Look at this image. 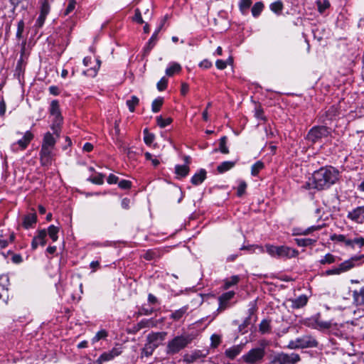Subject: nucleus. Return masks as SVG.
Masks as SVG:
<instances>
[{"label": "nucleus", "mask_w": 364, "mask_h": 364, "mask_svg": "<svg viewBox=\"0 0 364 364\" xmlns=\"http://www.w3.org/2000/svg\"><path fill=\"white\" fill-rule=\"evenodd\" d=\"M311 179L314 189L326 190L338 181L339 171L331 166H323L313 173Z\"/></svg>", "instance_id": "f257e3e1"}, {"label": "nucleus", "mask_w": 364, "mask_h": 364, "mask_svg": "<svg viewBox=\"0 0 364 364\" xmlns=\"http://www.w3.org/2000/svg\"><path fill=\"white\" fill-rule=\"evenodd\" d=\"M192 337L188 334L176 336L170 340L166 346L167 355H175L186 348L192 341Z\"/></svg>", "instance_id": "f03ea898"}, {"label": "nucleus", "mask_w": 364, "mask_h": 364, "mask_svg": "<svg viewBox=\"0 0 364 364\" xmlns=\"http://www.w3.org/2000/svg\"><path fill=\"white\" fill-rule=\"evenodd\" d=\"M364 258V255L360 256H353L340 263L336 267L326 270L323 272L325 276L331 275H340L343 273L347 272L359 264L358 262Z\"/></svg>", "instance_id": "7ed1b4c3"}, {"label": "nucleus", "mask_w": 364, "mask_h": 364, "mask_svg": "<svg viewBox=\"0 0 364 364\" xmlns=\"http://www.w3.org/2000/svg\"><path fill=\"white\" fill-rule=\"evenodd\" d=\"M266 252L272 257L279 258H294L299 255V251L296 249L285 245L274 246L267 244L265 245Z\"/></svg>", "instance_id": "20e7f679"}, {"label": "nucleus", "mask_w": 364, "mask_h": 364, "mask_svg": "<svg viewBox=\"0 0 364 364\" xmlns=\"http://www.w3.org/2000/svg\"><path fill=\"white\" fill-rule=\"evenodd\" d=\"M265 357L264 347H256L250 349L240 358L242 364H261Z\"/></svg>", "instance_id": "39448f33"}, {"label": "nucleus", "mask_w": 364, "mask_h": 364, "mask_svg": "<svg viewBox=\"0 0 364 364\" xmlns=\"http://www.w3.org/2000/svg\"><path fill=\"white\" fill-rule=\"evenodd\" d=\"M318 341L311 336L306 335L291 341L287 347L290 349L316 348L318 346Z\"/></svg>", "instance_id": "423d86ee"}, {"label": "nucleus", "mask_w": 364, "mask_h": 364, "mask_svg": "<svg viewBox=\"0 0 364 364\" xmlns=\"http://www.w3.org/2000/svg\"><path fill=\"white\" fill-rule=\"evenodd\" d=\"M330 135V130L326 126H314L308 132L306 139L315 144Z\"/></svg>", "instance_id": "0eeeda50"}, {"label": "nucleus", "mask_w": 364, "mask_h": 364, "mask_svg": "<svg viewBox=\"0 0 364 364\" xmlns=\"http://www.w3.org/2000/svg\"><path fill=\"white\" fill-rule=\"evenodd\" d=\"M300 356L297 353L287 354L284 353L275 355L271 360L272 364H296L300 361Z\"/></svg>", "instance_id": "6e6552de"}, {"label": "nucleus", "mask_w": 364, "mask_h": 364, "mask_svg": "<svg viewBox=\"0 0 364 364\" xmlns=\"http://www.w3.org/2000/svg\"><path fill=\"white\" fill-rule=\"evenodd\" d=\"M122 353V346L121 344H116L110 350L104 352L96 360L97 364H103L105 362L112 360Z\"/></svg>", "instance_id": "1a4fd4ad"}, {"label": "nucleus", "mask_w": 364, "mask_h": 364, "mask_svg": "<svg viewBox=\"0 0 364 364\" xmlns=\"http://www.w3.org/2000/svg\"><path fill=\"white\" fill-rule=\"evenodd\" d=\"M235 293L233 291H229L222 294L218 299V308L216 311L217 314L224 311L228 308H230L233 304L231 302L232 299L235 297Z\"/></svg>", "instance_id": "9d476101"}, {"label": "nucleus", "mask_w": 364, "mask_h": 364, "mask_svg": "<svg viewBox=\"0 0 364 364\" xmlns=\"http://www.w3.org/2000/svg\"><path fill=\"white\" fill-rule=\"evenodd\" d=\"M33 138L34 134L30 130H28L23 134L21 139L11 144V148L14 151H23L28 146Z\"/></svg>", "instance_id": "9b49d317"}, {"label": "nucleus", "mask_w": 364, "mask_h": 364, "mask_svg": "<svg viewBox=\"0 0 364 364\" xmlns=\"http://www.w3.org/2000/svg\"><path fill=\"white\" fill-rule=\"evenodd\" d=\"M329 331L341 338H347L349 336V323L348 321L345 323H333Z\"/></svg>", "instance_id": "f8f14e48"}, {"label": "nucleus", "mask_w": 364, "mask_h": 364, "mask_svg": "<svg viewBox=\"0 0 364 364\" xmlns=\"http://www.w3.org/2000/svg\"><path fill=\"white\" fill-rule=\"evenodd\" d=\"M347 218L356 224H364V205L358 206L348 211Z\"/></svg>", "instance_id": "ddd939ff"}, {"label": "nucleus", "mask_w": 364, "mask_h": 364, "mask_svg": "<svg viewBox=\"0 0 364 364\" xmlns=\"http://www.w3.org/2000/svg\"><path fill=\"white\" fill-rule=\"evenodd\" d=\"M167 332H152L147 336L146 341L154 346L156 348L159 347L166 339Z\"/></svg>", "instance_id": "4468645a"}, {"label": "nucleus", "mask_w": 364, "mask_h": 364, "mask_svg": "<svg viewBox=\"0 0 364 364\" xmlns=\"http://www.w3.org/2000/svg\"><path fill=\"white\" fill-rule=\"evenodd\" d=\"M53 149V148L41 145L39 155L41 164L42 166H48L51 164Z\"/></svg>", "instance_id": "2eb2a0df"}, {"label": "nucleus", "mask_w": 364, "mask_h": 364, "mask_svg": "<svg viewBox=\"0 0 364 364\" xmlns=\"http://www.w3.org/2000/svg\"><path fill=\"white\" fill-rule=\"evenodd\" d=\"M332 323L331 321H323L319 319L318 317H314L309 319L308 326L319 330L328 329L329 331Z\"/></svg>", "instance_id": "dca6fc26"}, {"label": "nucleus", "mask_w": 364, "mask_h": 364, "mask_svg": "<svg viewBox=\"0 0 364 364\" xmlns=\"http://www.w3.org/2000/svg\"><path fill=\"white\" fill-rule=\"evenodd\" d=\"M166 20V17H164V18L163 19L161 25L155 30V31L154 32V33L151 36L150 39L147 42L146 46L144 47V51L146 53H149L151 51V50L156 45V43L157 42V40H158V33L161 30V28H162V27H163Z\"/></svg>", "instance_id": "f3484780"}, {"label": "nucleus", "mask_w": 364, "mask_h": 364, "mask_svg": "<svg viewBox=\"0 0 364 364\" xmlns=\"http://www.w3.org/2000/svg\"><path fill=\"white\" fill-rule=\"evenodd\" d=\"M46 236L47 232L45 229L38 230L36 235L33 238L31 242L32 249L36 250L39 245L44 246L46 244Z\"/></svg>", "instance_id": "a211bd4d"}, {"label": "nucleus", "mask_w": 364, "mask_h": 364, "mask_svg": "<svg viewBox=\"0 0 364 364\" xmlns=\"http://www.w3.org/2000/svg\"><path fill=\"white\" fill-rule=\"evenodd\" d=\"M309 301V297L305 294H301L295 299H290L291 308L293 309H299L304 307Z\"/></svg>", "instance_id": "6ab92c4d"}, {"label": "nucleus", "mask_w": 364, "mask_h": 364, "mask_svg": "<svg viewBox=\"0 0 364 364\" xmlns=\"http://www.w3.org/2000/svg\"><path fill=\"white\" fill-rule=\"evenodd\" d=\"M9 285V278L8 275H0V299L6 297L8 299V287Z\"/></svg>", "instance_id": "aec40b11"}, {"label": "nucleus", "mask_w": 364, "mask_h": 364, "mask_svg": "<svg viewBox=\"0 0 364 364\" xmlns=\"http://www.w3.org/2000/svg\"><path fill=\"white\" fill-rule=\"evenodd\" d=\"M322 228L323 225H312L306 229L294 228L292 229V235H308L314 231L321 230Z\"/></svg>", "instance_id": "412c9836"}, {"label": "nucleus", "mask_w": 364, "mask_h": 364, "mask_svg": "<svg viewBox=\"0 0 364 364\" xmlns=\"http://www.w3.org/2000/svg\"><path fill=\"white\" fill-rule=\"evenodd\" d=\"M203 357L204 355H203L200 350H195L192 351L191 353H186L183 356V360L186 363H193L198 360V359L202 358Z\"/></svg>", "instance_id": "4be33fe9"}, {"label": "nucleus", "mask_w": 364, "mask_h": 364, "mask_svg": "<svg viewBox=\"0 0 364 364\" xmlns=\"http://www.w3.org/2000/svg\"><path fill=\"white\" fill-rule=\"evenodd\" d=\"M352 297L355 306H364V286L353 291Z\"/></svg>", "instance_id": "5701e85b"}, {"label": "nucleus", "mask_w": 364, "mask_h": 364, "mask_svg": "<svg viewBox=\"0 0 364 364\" xmlns=\"http://www.w3.org/2000/svg\"><path fill=\"white\" fill-rule=\"evenodd\" d=\"M37 222V215L36 213H28L24 215L22 225L25 229H29L33 227Z\"/></svg>", "instance_id": "b1692460"}, {"label": "nucleus", "mask_w": 364, "mask_h": 364, "mask_svg": "<svg viewBox=\"0 0 364 364\" xmlns=\"http://www.w3.org/2000/svg\"><path fill=\"white\" fill-rule=\"evenodd\" d=\"M243 349V345H235L233 346L225 351V355L230 360L235 359L238 355L240 354Z\"/></svg>", "instance_id": "393cba45"}, {"label": "nucleus", "mask_w": 364, "mask_h": 364, "mask_svg": "<svg viewBox=\"0 0 364 364\" xmlns=\"http://www.w3.org/2000/svg\"><path fill=\"white\" fill-rule=\"evenodd\" d=\"M206 171L203 168L200 169L191 178V182L194 186H198L201 184L206 178Z\"/></svg>", "instance_id": "a878e982"}, {"label": "nucleus", "mask_w": 364, "mask_h": 364, "mask_svg": "<svg viewBox=\"0 0 364 364\" xmlns=\"http://www.w3.org/2000/svg\"><path fill=\"white\" fill-rule=\"evenodd\" d=\"M63 121V117L53 118L50 129L53 130V134L56 136V138H59L60 136Z\"/></svg>", "instance_id": "bb28decb"}, {"label": "nucleus", "mask_w": 364, "mask_h": 364, "mask_svg": "<svg viewBox=\"0 0 364 364\" xmlns=\"http://www.w3.org/2000/svg\"><path fill=\"white\" fill-rule=\"evenodd\" d=\"M57 139L53 134L48 132L43 136L42 146L54 148Z\"/></svg>", "instance_id": "cd10ccee"}, {"label": "nucleus", "mask_w": 364, "mask_h": 364, "mask_svg": "<svg viewBox=\"0 0 364 364\" xmlns=\"http://www.w3.org/2000/svg\"><path fill=\"white\" fill-rule=\"evenodd\" d=\"M340 260V257L336 256L331 253H327L324 256L321 257L319 259L318 262L320 264L326 265V264H331L337 262Z\"/></svg>", "instance_id": "c85d7f7f"}, {"label": "nucleus", "mask_w": 364, "mask_h": 364, "mask_svg": "<svg viewBox=\"0 0 364 364\" xmlns=\"http://www.w3.org/2000/svg\"><path fill=\"white\" fill-rule=\"evenodd\" d=\"M188 310V306L186 305L180 308L179 309H177L174 311L171 315L170 318L173 319V321H178L181 318H183V316L187 314V311Z\"/></svg>", "instance_id": "c756f323"}, {"label": "nucleus", "mask_w": 364, "mask_h": 364, "mask_svg": "<svg viewBox=\"0 0 364 364\" xmlns=\"http://www.w3.org/2000/svg\"><path fill=\"white\" fill-rule=\"evenodd\" d=\"M49 112L54 117H63L60 110L59 102L57 100L51 101L49 108Z\"/></svg>", "instance_id": "7c9ffc66"}, {"label": "nucleus", "mask_w": 364, "mask_h": 364, "mask_svg": "<svg viewBox=\"0 0 364 364\" xmlns=\"http://www.w3.org/2000/svg\"><path fill=\"white\" fill-rule=\"evenodd\" d=\"M101 61L99 59L95 60V65L93 67L85 70L83 74L89 77H95L100 68Z\"/></svg>", "instance_id": "2f4dec72"}, {"label": "nucleus", "mask_w": 364, "mask_h": 364, "mask_svg": "<svg viewBox=\"0 0 364 364\" xmlns=\"http://www.w3.org/2000/svg\"><path fill=\"white\" fill-rule=\"evenodd\" d=\"M188 173L189 167L187 164L176 165L175 166V173L178 176V178L186 177Z\"/></svg>", "instance_id": "473e14b6"}, {"label": "nucleus", "mask_w": 364, "mask_h": 364, "mask_svg": "<svg viewBox=\"0 0 364 364\" xmlns=\"http://www.w3.org/2000/svg\"><path fill=\"white\" fill-rule=\"evenodd\" d=\"M296 244L299 247H309L312 246L316 242V240L311 238H295Z\"/></svg>", "instance_id": "72a5a7b5"}, {"label": "nucleus", "mask_w": 364, "mask_h": 364, "mask_svg": "<svg viewBox=\"0 0 364 364\" xmlns=\"http://www.w3.org/2000/svg\"><path fill=\"white\" fill-rule=\"evenodd\" d=\"M252 4V0H240L238 3V7L241 14L243 15H246Z\"/></svg>", "instance_id": "f704fd0d"}, {"label": "nucleus", "mask_w": 364, "mask_h": 364, "mask_svg": "<svg viewBox=\"0 0 364 364\" xmlns=\"http://www.w3.org/2000/svg\"><path fill=\"white\" fill-rule=\"evenodd\" d=\"M181 66L178 63H171L169 66L166 69V74L168 76H172L175 73L181 72Z\"/></svg>", "instance_id": "c9c22d12"}, {"label": "nucleus", "mask_w": 364, "mask_h": 364, "mask_svg": "<svg viewBox=\"0 0 364 364\" xmlns=\"http://www.w3.org/2000/svg\"><path fill=\"white\" fill-rule=\"evenodd\" d=\"M235 161H223L217 167V171L219 173H223L225 171L230 170L232 168H233L235 166Z\"/></svg>", "instance_id": "e433bc0d"}, {"label": "nucleus", "mask_w": 364, "mask_h": 364, "mask_svg": "<svg viewBox=\"0 0 364 364\" xmlns=\"http://www.w3.org/2000/svg\"><path fill=\"white\" fill-rule=\"evenodd\" d=\"M271 331V321L269 319H263L259 324V331L262 334H265Z\"/></svg>", "instance_id": "4c0bfd02"}, {"label": "nucleus", "mask_w": 364, "mask_h": 364, "mask_svg": "<svg viewBox=\"0 0 364 364\" xmlns=\"http://www.w3.org/2000/svg\"><path fill=\"white\" fill-rule=\"evenodd\" d=\"M156 348L150 344L148 341L145 343L144 348L141 349V357H149L151 356Z\"/></svg>", "instance_id": "58836bf2"}, {"label": "nucleus", "mask_w": 364, "mask_h": 364, "mask_svg": "<svg viewBox=\"0 0 364 364\" xmlns=\"http://www.w3.org/2000/svg\"><path fill=\"white\" fill-rule=\"evenodd\" d=\"M139 103V99L135 96L132 95L129 100H127L126 104L129 108V110L131 112H134L135 110V107L137 106Z\"/></svg>", "instance_id": "ea45409f"}, {"label": "nucleus", "mask_w": 364, "mask_h": 364, "mask_svg": "<svg viewBox=\"0 0 364 364\" xmlns=\"http://www.w3.org/2000/svg\"><path fill=\"white\" fill-rule=\"evenodd\" d=\"M59 232V228L54 225H50L48 228V232L49 237L53 242H56L58 239V233Z\"/></svg>", "instance_id": "a19ab883"}, {"label": "nucleus", "mask_w": 364, "mask_h": 364, "mask_svg": "<svg viewBox=\"0 0 364 364\" xmlns=\"http://www.w3.org/2000/svg\"><path fill=\"white\" fill-rule=\"evenodd\" d=\"M264 9V4L262 1L256 2L251 9L254 17H258Z\"/></svg>", "instance_id": "79ce46f5"}, {"label": "nucleus", "mask_w": 364, "mask_h": 364, "mask_svg": "<svg viewBox=\"0 0 364 364\" xmlns=\"http://www.w3.org/2000/svg\"><path fill=\"white\" fill-rule=\"evenodd\" d=\"M105 177V175L101 173H98L95 176H90L87 178V181L91 182L93 184L96 185H102L104 183V178Z\"/></svg>", "instance_id": "37998d69"}, {"label": "nucleus", "mask_w": 364, "mask_h": 364, "mask_svg": "<svg viewBox=\"0 0 364 364\" xmlns=\"http://www.w3.org/2000/svg\"><path fill=\"white\" fill-rule=\"evenodd\" d=\"M159 257H160V252L157 250H148L143 255V257L146 260H148V261L154 259Z\"/></svg>", "instance_id": "c03bdc74"}, {"label": "nucleus", "mask_w": 364, "mask_h": 364, "mask_svg": "<svg viewBox=\"0 0 364 364\" xmlns=\"http://www.w3.org/2000/svg\"><path fill=\"white\" fill-rule=\"evenodd\" d=\"M156 120L157 125L159 127H160L161 128H165L166 127L169 125L173 121L172 118H171V117L163 118V117L161 115L156 117Z\"/></svg>", "instance_id": "a18cd8bd"}, {"label": "nucleus", "mask_w": 364, "mask_h": 364, "mask_svg": "<svg viewBox=\"0 0 364 364\" xmlns=\"http://www.w3.org/2000/svg\"><path fill=\"white\" fill-rule=\"evenodd\" d=\"M164 103V98L161 97H159L155 99L151 104V111L154 113H156L160 111L161 106Z\"/></svg>", "instance_id": "49530a36"}, {"label": "nucleus", "mask_w": 364, "mask_h": 364, "mask_svg": "<svg viewBox=\"0 0 364 364\" xmlns=\"http://www.w3.org/2000/svg\"><path fill=\"white\" fill-rule=\"evenodd\" d=\"M108 336V332L105 329H102L96 333L92 338V343H95L102 339H105Z\"/></svg>", "instance_id": "de8ad7c7"}, {"label": "nucleus", "mask_w": 364, "mask_h": 364, "mask_svg": "<svg viewBox=\"0 0 364 364\" xmlns=\"http://www.w3.org/2000/svg\"><path fill=\"white\" fill-rule=\"evenodd\" d=\"M264 167V166L263 162H262L261 161H257L251 167V174L253 176H257L259 171L262 170Z\"/></svg>", "instance_id": "09e8293b"}, {"label": "nucleus", "mask_w": 364, "mask_h": 364, "mask_svg": "<svg viewBox=\"0 0 364 364\" xmlns=\"http://www.w3.org/2000/svg\"><path fill=\"white\" fill-rule=\"evenodd\" d=\"M269 7L272 11L277 14H281L283 9V3L282 1L278 0L277 1L272 3Z\"/></svg>", "instance_id": "8fccbe9b"}, {"label": "nucleus", "mask_w": 364, "mask_h": 364, "mask_svg": "<svg viewBox=\"0 0 364 364\" xmlns=\"http://www.w3.org/2000/svg\"><path fill=\"white\" fill-rule=\"evenodd\" d=\"M227 136H222L220 139V142H219V149L218 150L222 153V154H227L229 153V149L226 145L227 144Z\"/></svg>", "instance_id": "3c124183"}, {"label": "nucleus", "mask_w": 364, "mask_h": 364, "mask_svg": "<svg viewBox=\"0 0 364 364\" xmlns=\"http://www.w3.org/2000/svg\"><path fill=\"white\" fill-rule=\"evenodd\" d=\"M238 186L237 188V196L238 197H241L244 195L245 193L246 188H247V183L244 180H238Z\"/></svg>", "instance_id": "603ef678"}, {"label": "nucleus", "mask_w": 364, "mask_h": 364, "mask_svg": "<svg viewBox=\"0 0 364 364\" xmlns=\"http://www.w3.org/2000/svg\"><path fill=\"white\" fill-rule=\"evenodd\" d=\"M152 323L153 321L151 319H142L136 326H134V328L136 331H138L142 328L149 327Z\"/></svg>", "instance_id": "864d4df0"}, {"label": "nucleus", "mask_w": 364, "mask_h": 364, "mask_svg": "<svg viewBox=\"0 0 364 364\" xmlns=\"http://www.w3.org/2000/svg\"><path fill=\"white\" fill-rule=\"evenodd\" d=\"M240 280V277L237 275H234L231 277L230 279H228L225 281L224 283V289H229L230 287L235 285L238 283Z\"/></svg>", "instance_id": "5fc2aeb1"}, {"label": "nucleus", "mask_w": 364, "mask_h": 364, "mask_svg": "<svg viewBox=\"0 0 364 364\" xmlns=\"http://www.w3.org/2000/svg\"><path fill=\"white\" fill-rule=\"evenodd\" d=\"M154 134L150 133L147 129L144 130V141L147 145H151L154 140Z\"/></svg>", "instance_id": "6e6d98bb"}, {"label": "nucleus", "mask_w": 364, "mask_h": 364, "mask_svg": "<svg viewBox=\"0 0 364 364\" xmlns=\"http://www.w3.org/2000/svg\"><path fill=\"white\" fill-rule=\"evenodd\" d=\"M255 117L259 120L266 121L267 118L264 114V110L260 105L255 107Z\"/></svg>", "instance_id": "4d7b16f0"}, {"label": "nucleus", "mask_w": 364, "mask_h": 364, "mask_svg": "<svg viewBox=\"0 0 364 364\" xmlns=\"http://www.w3.org/2000/svg\"><path fill=\"white\" fill-rule=\"evenodd\" d=\"M41 3V14L48 15L50 11V4L46 0H40Z\"/></svg>", "instance_id": "13d9d810"}, {"label": "nucleus", "mask_w": 364, "mask_h": 364, "mask_svg": "<svg viewBox=\"0 0 364 364\" xmlns=\"http://www.w3.org/2000/svg\"><path fill=\"white\" fill-rule=\"evenodd\" d=\"M168 86V80L163 77L161 80L157 82L156 87L159 91H164L167 88Z\"/></svg>", "instance_id": "bf43d9fd"}, {"label": "nucleus", "mask_w": 364, "mask_h": 364, "mask_svg": "<svg viewBox=\"0 0 364 364\" xmlns=\"http://www.w3.org/2000/svg\"><path fill=\"white\" fill-rule=\"evenodd\" d=\"M76 6V1L75 0H68V4L67 6V8L65 10L64 15L68 16L69 15L73 10L75 9Z\"/></svg>", "instance_id": "052dcab7"}, {"label": "nucleus", "mask_w": 364, "mask_h": 364, "mask_svg": "<svg viewBox=\"0 0 364 364\" xmlns=\"http://www.w3.org/2000/svg\"><path fill=\"white\" fill-rule=\"evenodd\" d=\"M251 307L249 309L248 311H249V316L245 320L244 323H242V326H247L248 324H249V320L250 319V316L251 315H252L255 311H256V306H255V303H251ZM242 326H240V328Z\"/></svg>", "instance_id": "680f3d73"}, {"label": "nucleus", "mask_w": 364, "mask_h": 364, "mask_svg": "<svg viewBox=\"0 0 364 364\" xmlns=\"http://www.w3.org/2000/svg\"><path fill=\"white\" fill-rule=\"evenodd\" d=\"M118 186L121 189L127 190L131 188L132 182L130 181L123 179L119 181Z\"/></svg>", "instance_id": "e2e57ef3"}, {"label": "nucleus", "mask_w": 364, "mask_h": 364, "mask_svg": "<svg viewBox=\"0 0 364 364\" xmlns=\"http://www.w3.org/2000/svg\"><path fill=\"white\" fill-rule=\"evenodd\" d=\"M317 6L318 11L320 12H323L324 10L328 9L330 6V3L327 0H324L323 2H321L320 0L317 1Z\"/></svg>", "instance_id": "0e129e2a"}, {"label": "nucleus", "mask_w": 364, "mask_h": 364, "mask_svg": "<svg viewBox=\"0 0 364 364\" xmlns=\"http://www.w3.org/2000/svg\"><path fill=\"white\" fill-rule=\"evenodd\" d=\"M211 346L216 348L220 343V337L217 334H213L210 337Z\"/></svg>", "instance_id": "69168bd1"}, {"label": "nucleus", "mask_w": 364, "mask_h": 364, "mask_svg": "<svg viewBox=\"0 0 364 364\" xmlns=\"http://www.w3.org/2000/svg\"><path fill=\"white\" fill-rule=\"evenodd\" d=\"M346 237V235H342V234H333V235H331V237H330V238L332 241L343 242V243H344Z\"/></svg>", "instance_id": "338daca9"}, {"label": "nucleus", "mask_w": 364, "mask_h": 364, "mask_svg": "<svg viewBox=\"0 0 364 364\" xmlns=\"http://www.w3.org/2000/svg\"><path fill=\"white\" fill-rule=\"evenodd\" d=\"M353 247L355 245L358 246L360 248L364 247V237H356L353 239Z\"/></svg>", "instance_id": "774afa93"}]
</instances>
